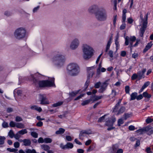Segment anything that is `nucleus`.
Here are the masks:
<instances>
[{
  "label": "nucleus",
  "mask_w": 153,
  "mask_h": 153,
  "mask_svg": "<svg viewBox=\"0 0 153 153\" xmlns=\"http://www.w3.org/2000/svg\"><path fill=\"white\" fill-rule=\"evenodd\" d=\"M88 11L90 13L94 14L95 18L99 21L103 22L107 19V12L102 7H99L97 5H93L88 8Z\"/></svg>",
  "instance_id": "nucleus-1"
},
{
  "label": "nucleus",
  "mask_w": 153,
  "mask_h": 153,
  "mask_svg": "<svg viewBox=\"0 0 153 153\" xmlns=\"http://www.w3.org/2000/svg\"><path fill=\"white\" fill-rule=\"evenodd\" d=\"M32 80L34 83H38L41 87H51L55 86L54 78H51L50 80H45L38 81L34 77L33 75H31Z\"/></svg>",
  "instance_id": "nucleus-2"
},
{
  "label": "nucleus",
  "mask_w": 153,
  "mask_h": 153,
  "mask_svg": "<svg viewBox=\"0 0 153 153\" xmlns=\"http://www.w3.org/2000/svg\"><path fill=\"white\" fill-rule=\"evenodd\" d=\"M83 53L82 56L85 60H88L90 59L93 55V50L89 45L84 44L82 46Z\"/></svg>",
  "instance_id": "nucleus-3"
},
{
  "label": "nucleus",
  "mask_w": 153,
  "mask_h": 153,
  "mask_svg": "<svg viewBox=\"0 0 153 153\" xmlns=\"http://www.w3.org/2000/svg\"><path fill=\"white\" fill-rule=\"evenodd\" d=\"M52 60L55 65L57 67H61L64 64L65 58V56L58 53L53 57Z\"/></svg>",
  "instance_id": "nucleus-4"
},
{
  "label": "nucleus",
  "mask_w": 153,
  "mask_h": 153,
  "mask_svg": "<svg viewBox=\"0 0 153 153\" xmlns=\"http://www.w3.org/2000/svg\"><path fill=\"white\" fill-rule=\"evenodd\" d=\"M26 30L23 27L17 28L13 33L14 38L18 40H21L24 39L26 37Z\"/></svg>",
  "instance_id": "nucleus-5"
},
{
  "label": "nucleus",
  "mask_w": 153,
  "mask_h": 153,
  "mask_svg": "<svg viewBox=\"0 0 153 153\" xmlns=\"http://www.w3.org/2000/svg\"><path fill=\"white\" fill-rule=\"evenodd\" d=\"M67 70L69 74L71 76H76L79 72V68L76 63H72L69 64L67 66Z\"/></svg>",
  "instance_id": "nucleus-6"
},
{
  "label": "nucleus",
  "mask_w": 153,
  "mask_h": 153,
  "mask_svg": "<svg viewBox=\"0 0 153 153\" xmlns=\"http://www.w3.org/2000/svg\"><path fill=\"white\" fill-rule=\"evenodd\" d=\"M94 68L93 66L88 67L87 68L88 75H87V78L84 86V90L85 91L88 87L90 83L89 79L90 78L92 77L94 74V72L93 69Z\"/></svg>",
  "instance_id": "nucleus-7"
},
{
  "label": "nucleus",
  "mask_w": 153,
  "mask_h": 153,
  "mask_svg": "<svg viewBox=\"0 0 153 153\" xmlns=\"http://www.w3.org/2000/svg\"><path fill=\"white\" fill-rule=\"evenodd\" d=\"M125 39V45H128L129 43L130 45L129 46L131 48L133 47L137 46L138 44V42L137 41L134 45H132L133 42H135L136 39V37L134 36H131L130 37L126 36Z\"/></svg>",
  "instance_id": "nucleus-8"
},
{
  "label": "nucleus",
  "mask_w": 153,
  "mask_h": 153,
  "mask_svg": "<svg viewBox=\"0 0 153 153\" xmlns=\"http://www.w3.org/2000/svg\"><path fill=\"white\" fill-rule=\"evenodd\" d=\"M79 44V39L77 38H75L71 42L69 46L70 48L72 50H75L78 48Z\"/></svg>",
  "instance_id": "nucleus-9"
},
{
  "label": "nucleus",
  "mask_w": 153,
  "mask_h": 153,
  "mask_svg": "<svg viewBox=\"0 0 153 153\" xmlns=\"http://www.w3.org/2000/svg\"><path fill=\"white\" fill-rule=\"evenodd\" d=\"M39 100L40 102V104L42 105H47L49 103V101L45 94L39 95Z\"/></svg>",
  "instance_id": "nucleus-10"
},
{
  "label": "nucleus",
  "mask_w": 153,
  "mask_h": 153,
  "mask_svg": "<svg viewBox=\"0 0 153 153\" xmlns=\"http://www.w3.org/2000/svg\"><path fill=\"white\" fill-rule=\"evenodd\" d=\"M60 147L62 149H72L74 147L73 144L71 143L68 142L65 145H64L62 143L60 144Z\"/></svg>",
  "instance_id": "nucleus-11"
},
{
  "label": "nucleus",
  "mask_w": 153,
  "mask_h": 153,
  "mask_svg": "<svg viewBox=\"0 0 153 153\" xmlns=\"http://www.w3.org/2000/svg\"><path fill=\"white\" fill-rule=\"evenodd\" d=\"M107 82V81H105L102 83L98 91L99 93H102L106 90L108 85Z\"/></svg>",
  "instance_id": "nucleus-12"
},
{
  "label": "nucleus",
  "mask_w": 153,
  "mask_h": 153,
  "mask_svg": "<svg viewBox=\"0 0 153 153\" xmlns=\"http://www.w3.org/2000/svg\"><path fill=\"white\" fill-rule=\"evenodd\" d=\"M146 68L143 69L142 71H139L137 73V74L138 76V79H140L142 78H144L145 77L144 73L146 71Z\"/></svg>",
  "instance_id": "nucleus-13"
},
{
  "label": "nucleus",
  "mask_w": 153,
  "mask_h": 153,
  "mask_svg": "<svg viewBox=\"0 0 153 153\" xmlns=\"http://www.w3.org/2000/svg\"><path fill=\"white\" fill-rule=\"evenodd\" d=\"M112 36L111 35L109 37V39L108 41L106 46L105 51L107 52L108 51L109 49L110 45L112 43Z\"/></svg>",
  "instance_id": "nucleus-14"
},
{
  "label": "nucleus",
  "mask_w": 153,
  "mask_h": 153,
  "mask_svg": "<svg viewBox=\"0 0 153 153\" xmlns=\"http://www.w3.org/2000/svg\"><path fill=\"white\" fill-rule=\"evenodd\" d=\"M147 129L146 127H143L142 128L137 130L136 131V132L138 133L139 134H142L146 132Z\"/></svg>",
  "instance_id": "nucleus-15"
},
{
  "label": "nucleus",
  "mask_w": 153,
  "mask_h": 153,
  "mask_svg": "<svg viewBox=\"0 0 153 153\" xmlns=\"http://www.w3.org/2000/svg\"><path fill=\"white\" fill-rule=\"evenodd\" d=\"M119 149V145L117 144L113 145L112 147V151L110 150L111 153H115Z\"/></svg>",
  "instance_id": "nucleus-16"
},
{
  "label": "nucleus",
  "mask_w": 153,
  "mask_h": 153,
  "mask_svg": "<svg viewBox=\"0 0 153 153\" xmlns=\"http://www.w3.org/2000/svg\"><path fill=\"white\" fill-rule=\"evenodd\" d=\"M146 128H147V130L146 131V132L149 135H151L153 133V127H151L150 126H147L146 127Z\"/></svg>",
  "instance_id": "nucleus-17"
},
{
  "label": "nucleus",
  "mask_w": 153,
  "mask_h": 153,
  "mask_svg": "<svg viewBox=\"0 0 153 153\" xmlns=\"http://www.w3.org/2000/svg\"><path fill=\"white\" fill-rule=\"evenodd\" d=\"M127 11L126 9H124L123 11V15H122V22H125L126 19V13Z\"/></svg>",
  "instance_id": "nucleus-18"
},
{
  "label": "nucleus",
  "mask_w": 153,
  "mask_h": 153,
  "mask_svg": "<svg viewBox=\"0 0 153 153\" xmlns=\"http://www.w3.org/2000/svg\"><path fill=\"white\" fill-rule=\"evenodd\" d=\"M122 100V99H120L119 100V101L116 104L115 106L114 107V108H113V112H115L117 111V109H118L120 103L121 102Z\"/></svg>",
  "instance_id": "nucleus-19"
},
{
  "label": "nucleus",
  "mask_w": 153,
  "mask_h": 153,
  "mask_svg": "<svg viewBox=\"0 0 153 153\" xmlns=\"http://www.w3.org/2000/svg\"><path fill=\"white\" fill-rule=\"evenodd\" d=\"M30 108L32 110H35L39 112L42 111V109L40 107H38L36 105H33L30 107Z\"/></svg>",
  "instance_id": "nucleus-20"
},
{
  "label": "nucleus",
  "mask_w": 153,
  "mask_h": 153,
  "mask_svg": "<svg viewBox=\"0 0 153 153\" xmlns=\"http://www.w3.org/2000/svg\"><path fill=\"white\" fill-rule=\"evenodd\" d=\"M41 148L47 152H48L50 149L49 146L46 144H43L41 146Z\"/></svg>",
  "instance_id": "nucleus-21"
},
{
  "label": "nucleus",
  "mask_w": 153,
  "mask_h": 153,
  "mask_svg": "<svg viewBox=\"0 0 153 153\" xmlns=\"http://www.w3.org/2000/svg\"><path fill=\"white\" fill-rule=\"evenodd\" d=\"M152 43H149L146 45L145 48L143 50V52H146L149 50L152 46Z\"/></svg>",
  "instance_id": "nucleus-22"
},
{
  "label": "nucleus",
  "mask_w": 153,
  "mask_h": 153,
  "mask_svg": "<svg viewBox=\"0 0 153 153\" xmlns=\"http://www.w3.org/2000/svg\"><path fill=\"white\" fill-rule=\"evenodd\" d=\"M23 142L24 143V145L25 146H30L31 144V142L29 140L25 139Z\"/></svg>",
  "instance_id": "nucleus-23"
},
{
  "label": "nucleus",
  "mask_w": 153,
  "mask_h": 153,
  "mask_svg": "<svg viewBox=\"0 0 153 153\" xmlns=\"http://www.w3.org/2000/svg\"><path fill=\"white\" fill-rule=\"evenodd\" d=\"M125 108L124 106H121L117 113V115H118L123 113L125 111Z\"/></svg>",
  "instance_id": "nucleus-24"
},
{
  "label": "nucleus",
  "mask_w": 153,
  "mask_h": 153,
  "mask_svg": "<svg viewBox=\"0 0 153 153\" xmlns=\"http://www.w3.org/2000/svg\"><path fill=\"white\" fill-rule=\"evenodd\" d=\"M137 94L136 92H134L131 95V99L130 100H134L136 98L137 99Z\"/></svg>",
  "instance_id": "nucleus-25"
},
{
  "label": "nucleus",
  "mask_w": 153,
  "mask_h": 153,
  "mask_svg": "<svg viewBox=\"0 0 153 153\" xmlns=\"http://www.w3.org/2000/svg\"><path fill=\"white\" fill-rule=\"evenodd\" d=\"M65 131V129L62 128H60L58 130L56 131V134H62Z\"/></svg>",
  "instance_id": "nucleus-26"
},
{
  "label": "nucleus",
  "mask_w": 153,
  "mask_h": 153,
  "mask_svg": "<svg viewBox=\"0 0 153 153\" xmlns=\"http://www.w3.org/2000/svg\"><path fill=\"white\" fill-rule=\"evenodd\" d=\"M16 127L19 128H25V126L24 124L21 123H16Z\"/></svg>",
  "instance_id": "nucleus-27"
},
{
  "label": "nucleus",
  "mask_w": 153,
  "mask_h": 153,
  "mask_svg": "<svg viewBox=\"0 0 153 153\" xmlns=\"http://www.w3.org/2000/svg\"><path fill=\"white\" fill-rule=\"evenodd\" d=\"M92 100V99H91L89 100L83 101L81 105L83 106L87 105L88 104L89 102Z\"/></svg>",
  "instance_id": "nucleus-28"
},
{
  "label": "nucleus",
  "mask_w": 153,
  "mask_h": 153,
  "mask_svg": "<svg viewBox=\"0 0 153 153\" xmlns=\"http://www.w3.org/2000/svg\"><path fill=\"white\" fill-rule=\"evenodd\" d=\"M102 68V63L101 62L98 65V67L97 69V74L100 75V69Z\"/></svg>",
  "instance_id": "nucleus-29"
},
{
  "label": "nucleus",
  "mask_w": 153,
  "mask_h": 153,
  "mask_svg": "<svg viewBox=\"0 0 153 153\" xmlns=\"http://www.w3.org/2000/svg\"><path fill=\"white\" fill-rule=\"evenodd\" d=\"M63 103V102L62 101H60L58 102H56V103L53 104L52 106L53 107H56L57 106H59L62 105Z\"/></svg>",
  "instance_id": "nucleus-30"
},
{
  "label": "nucleus",
  "mask_w": 153,
  "mask_h": 153,
  "mask_svg": "<svg viewBox=\"0 0 153 153\" xmlns=\"http://www.w3.org/2000/svg\"><path fill=\"white\" fill-rule=\"evenodd\" d=\"M6 138L4 136H0V145H3L4 143V140Z\"/></svg>",
  "instance_id": "nucleus-31"
},
{
  "label": "nucleus",
  "mask_w": 153,
  "mask_h": 153,
  "mask_svg": "<svg viewBox=\"0 0 153 153\" xmlns=\"http://www.w3.org/2000/svg\"><path fill=\"white\" fill-rule=\"evenodd\" d=\"M102 83L100 82H98L94 84V87L96 88H98L100 87Z\"/></svg>",
  "instance_id": "nucleus-32"
},
{
  "label": "nucleus",
  "mask_w": 153,
  "mask_h": 153,
  "mask_svg": "<svg viewBox=\"0 0 153 153\" xmlns=\"http://www.w3.org/2000/svg\"><path fill=\"white\" fill-rule=\"evenodd\" d=\"M79 91H72L70 93L69 95L71 97H74L79 92Z\"/></svg>",
  "instance_id": "nucleus-33"
},
{
  "label": "nucleus",
  "mask_w": 153,
  "mask_h": 153,
  "mask_svg": "<svg viewBox=\"0 0 153 153\" xmlns=\"http://www.w3.org/2000/svg\"><path fill=\"white\" fill-rule=\"evenodd\" d=\"M8 135L11 138H12L14 137V134L13 130H11L8 133Z\"/></svg>",
  "instance_id": "nucleus-34"
},
{
  "label": "nucleus",
  "mask_w": 153,
  "mask_h": 153,
  "mask_svg": "<svg viewBox=\"0 0 153 153\" xmlns=\"http://www.w3.org/2000/svg\"><path fill=\"white\" fill-rule=\"evenodd\" d=\"M52 142V140L50 138H46L44 139V142L45 143H50Z\"/></svg>",
  "instance_id": "nucleus-35"
},
{
  "label": "nucleus",
  "mask_w": 153,
  "mask_h": 153,
  "mask_svg": "<svg viewBox=\"0 0 153 153\" xmlns=\"http://www.w3.org/2000/svg\"><path fill=\"white\" fill-rule=\"evenodd\" d=\"M132 116L131 113H125L124 114V119L126 120L127 118L130 117Z\"/></svg>",
  "instance_id": "nucleus-36"
},
{
  "label": "nucleus",
  "mask_w": 153,
  "mask_h": 153,
  "mask_svg": "<svg viewBox=\"0 0 153 153\" xmlns=\"http://www.w3.org/2000/svg\"><path fill=\"white\" fill-rule=\"evenodd\" d=\"M7 150L10 152H16L18 151V149L14 148L11 149L10 148H9L7 149Z\"/></svg>",
  "instance_id": "nucleus-37"
},
{
  "label": "nucleus",
  "mask_w": 153,
  "mask_h": 153,
  "mask_svg": "<svg viewBox=\"0 0 153 153\" xmlns=\"http://www.w3.org/2000/svg\"><path fill=\"white\" fill-rule=\"evenodd\" d=\"M27 131L26 129H22L20 131H18V133L19 134H26L27 133Z\"/></svg>",
  "instance_id": "nucleus-38"
},
{
  "label": "nucleus",
  "mask_w": 153,
  "mask_h": 153,
  "mask_svg": "<svg viewBox=\"0 0 153 153\" xmlns=\"http://www.w3.org/2000/svg\"><path fill=\"white\" fill-rule=\"evenodd\" d=\"M143 96L144 97L149 98L151 97V95L148 94V93L146 92H145L143 93Z\"/></svg>",
  "instance_id": "nucleus-39"
},
{
  "label": "nucleus",
  "mask_w": 153,
  "mask_h": 153,
  "mask_svg": "<svg viewBox=\"0 0 153 153\" xmlns=\"http://www.w3.org/2000/svg\"><path fill=\"white\" fill-rule=\"evenodd\" d=\"M85 134L84 133V132H83L82 131H81L79 135V139H80L83 140V137L85 136Z\"/></svg>",
  "instance_id": "nucleus-40"
},
{
  "label": "nucleus",
  "mask_w": 153,
  "mask_h": 153,
  "mask_svg": "<svg viewBox=\"0 0 153 153\" xmlns=\"http://www.w3.org/2000/svg\"><path fill=\"white\" fill-rule=\"evenodd\" d=\"M105 125L107 126H112L113 124L111 121L110 120H108L106 122Z\"/></svg>",
  "instance_id": "nucleus-41"
},
{
  "label": "nucleus",
  "mask_w": 153,
  "mask_h": 153,
  "mask_svg": "<svg viewBox=\"0 0 153 153\" xmlns=\"http://www.w3.org/2000/svg\"><path fill=\"white\" fill-rule=\"evenodd\" d=\"M147 24V22H146V21H144L143 23L142 26L141 28L144 29L146 30Z\"/></svg>",
  "instance_id": "nucleus-42"
},
{
  "label": "nucleus",
  "mask_w": 153,
  "mask_h": 153,
  "mask_svg": "<svg viewBox=\"0 0 153 153\" xmlns=\"http://www.w3.org/2000/svg\"><path fill=\"white\" fill-rule=\"evenodd\" d=\"M146 30L144 29L140 28V36L141 37H143V34L145 31Z\"/></svg>",
  "instance_id": "nucleus-43"
},
{
  "label": "nucleus",
  "mask_w": 153,
  "mask_h": 153,
  "mask_svg": "<svg viewBox=\"0 0 153 153\" xmlns=\"http://www.w3.org/2000/svg\"><path fill=\"white\" fill-rule=\"evenodd\" d=\"M31 135L33 137L36 138L38 137V134L35 132L32 131L31 132Z\"/></svg>",
  "instance_id": "nucleus-44"
},
{
  "label": "nucleus",
  "mask_w": 153,
  "mask_h": 153,
  "mask_svg": "<svg viewBox=\"0 0 153 153\" xmlns=\"http://www.w3.org/2000/svg\"><path fill=\"white\" fill-rule=\"evenodd\" d=\"M106 116V115H105L104 116H102V117H100L99 118V119L98 121V122H103V121L105 119V117Z\"/></svg>",
  "instance_id": "nucleus-45"
},
{
  "label": "nucleus",
  "mask_w": 153,
  "mask_h": 153,
  "mask_svg": "<svg viewBox=\"0 0 153 153\" xmlns=\"http://www.w3.org/2000/svg\"><path fill=\"white\" fill-rule=\"evenodd\" d=\"M16 123L13 121L10 122L9 125L10 127H16Z\"/></svg>",
  "instance_id": "nucleus-46"
},
{
  "label": "nucleus",
  "mask_w": 153,
  "mask_h": 153,
  "mask_svg": "<svg viewBox=\"0 0 153 153\" xmlns=\"http://www.w3.org/2000/svg\"><path fill=\"white\" fill-rule=\"evenodd\" d=\"M125 91L126 94H129L130 91V87L129 86L127 85L125 87Z\"/></svg>",
  "instance_id": "nucleus-47"
},
{
  "label": "nucleus",
  "mask_w": 153,
  "mask_h": 153,
  "mask_svg": "<svg viewBox=\"0 0 153 153\" xmlns=\"http://www.w3.org/2000/svg\"><path fill=\"white\" fill-rule=\"evenodd\" d=\"M131 78L133 80H135L137 78L138 79L137 74H133L131 76Z\"/></svg>",
  "instance_id": "nucleus-48"
},
{
  "label": "nucleus",
  "mask_w": 153,
  "mask_h": 153,
  "mask_svg": "<svg viewBox=\"0 0 153 153\" xmlns=\"http://www.w3.org/2000/svg\"><path fill=\"white\" fill-rule=\"evenodd\" d=\"M4 15L7 16H9L12 15V14L9 11H6L4 13Z\"/></svg>",
  "instance_id": "nucleus-49"
},
{
  "label": "nucleus",
  "mask_w": 153,
  "mask_h": 153,
  "mask_svg": "<svg viewBox=\"0 0 153 153\" xmlns=\"http://www.w3.org/2000/svg\"><path fill=\"white\" fill-rule=\"evenodd\" d=\"M102 97V96H95L94 97V99L93 100L94 101H96L98 100H99V99H101Z\"/></svg>",
  "instance_id": "nucleus-50"
},
{
  "label": "nucleus",
  "mask_w": 153,
  "mask_h": 153,
  "mask_svg": "<svg viewBox=\"0 0 153 153\" xmlns=\"http://www.w3.org/2000/svg\"><path fill=\"white\" fill-rule=\"evenodd\" d=\"M123 123V121L122 119H119L118 121V125L119 126H120L121 124Z\"/></svg>",
  "instance_id": "nucleus-51"
},
{
  "label": "nucleus",
  "mask_w": 153,
  "mask_h": 153,
  "mask_svg": "<svg viewBox=\"0 0 153 153\" xmlns=\"http://www.w3.org/2000/svg\"><path fill=\"white\" fill-rule=\"evenodd\" d=\"M153 121V120L150 118L149 117H148L146 120V122L147 123H151Z\"/></svg>",
  "instance_id": "nucleus-52"
},
{
  "label": "nucleus",
  "mask_w": 153,
  "mask_h": 153,
  "mask_svg": "<svg viewBox=\"0 0 153 153\" xmlns=\"http://www.w3.org/2000/svg\"><path fill=\"white\" fill-rule=\"evenodd\" d=\"M108 54L109 55V56L112 58L113 57V52L112 50H110L109 51Z\"/></svg>",
  "instance_id": "nucleus-53"
},
{
  "label": "nucleus",
  "mask_w": 153,
  "mask_h": 153,
  "mask_svg": "<svg viewBox=\"0 0 153 153\" xmlns=\"http://www.w3.org/2000/svg\"><path fill=\"white\" fill-rule=\"evenodd\" d=\"M16 93L17 94V95L19 96H21V95L22 94V91L20 90H17V91L16 90H15L14 91V93L16 92Z\"/></svg>",
  "instance_id": "nucleus-54"
},
{
  "label": "nucleus",
  "mask_w": 153,
  "mask_h": 153,
  "mask_svg": "<svg viewBox=\"0 0 153 153\" xmlns=\"http://www.w3.org/2000/svg\"><path fill=\"white\" fill-rule=\"evenodd\" d=\"M2 127L4 128H6L8 127V125L7 123L4 122L2 124Z\"/></svg>",
  "instance_id": "nucleus-55"
},
{
  "label": "nucleus",
  "mask_w": 153,
  "mask_h": 153,
  "mask_svg": "<svg viewBox=\"0 0 153 153\" xmlns=\"http://www.w3.org/2000/svg\"><path fill=\"white\" fill-rule=\"evenodd\" d=\"M15 120L16 122H20L22 121V119L21 117L19 116H17Z\"/></svg>",
  "instance_id": "nucleus-56"
},
{
  "label": "nucleus",
  "mask_w": 153,
  "mask_h": 153,
  "mask_svg": "<svg viewBox=\"0 0 153 153\" xmlns=\"http://www.w3.org/2000/svg\"><path fill=\"white\" fill-rule=\"evenodd\" d=\"M123 22V24H122V25H121V26H120V29L121 30L124 29L125 28V27H126V24H125V22Z\"/></svg>",
  "instance_id": "nucleus-57"
},
{
  "label": "nucleus",
  "mask_w": 153,
  "mask_h": 153,
  "mask_svg": "<svg viewBox=\"0 0 153 153\" xmlns=\"http://www.w3.org/2000/svg\"><path fill=\"white\" fill-rule=\"evenodd\" d=\"M150 83L149 81L146 82L144 83L142 87L145 88L149 85L150 84Z\"/></svg>",
  "instance_id": "nucleus-58"
},
{
  "label": "nucleus",
  "mask_w": 153,
  "mask_h": 153,
  "mask_svg": "<svg viewBox=\"0 0 153 153\" xmlns=\"http://www.w3.org/2000/svg\"><path fill=\"white\" fill-rule=\"evenodd\" d=\"M14 137L16 139L18 140L20 137V134H19L18 133H16L15 135L14 134Z\"/></svg>",
  "instance_id": "nucleus-59"
},
{
  "label": "nucleus",
  "mask_w": 153,
  "mask_h": 153,
  "mask_svg": "<svg viewBox=\"0 0 153 153\" xmlns=\"http://www.w3.org/2000/svg\"><path fill=\"white\" fill-rule=\"evenodd\" d=\"M39 7H40V6H38L37 7H34L33 10V12L34 13L37 12V11L39 9Z\"/></svg>",
  "instance_id": "nucleus-60"
},
{
  "label": "nucleus",
  "mask_w": 153,
  "mask_h": 153,
  "mask_svg": "<svg viewBox=\"0 0 153 153\" xmlns=\"http://www.w3.org/2000/svg\"><path fill=\"white\" fill-rule=\"evenodd\" d=\"M20 144L19 142H16L14 143V146L15 148H18L19 147Z\"/></svg>",
  "instance_id": "nucleus-61"
},
{
  "label": "nucleus",
  "mask_w": 153,
  "mask_h": 153,
  "mask_svg": "<svg viewBox=\"0 0 153 153\" xmlns=\"http://www.w3.org/2000/svg\"><path fill=\"white\" fill-rule=\"evenodd\" d=\"M38 142L39 143H43L44 142V139L42 137H40L38 140Z\"/></svg>",
  "instance_id": "nucleus-62"
},
{
  "label": "nucleus",
  "mask_w": 153,
  "mask_h": 153,
  "mask_svg": "<svg viewBox=\"0 0 153 153\" xmlns=\"http://www.w3.org/2000/svg\"><path fill=\"white\" fill-rule=\"evenodd\" d=\"M94 148L92 146H90L88 149H87L86 151L87 152H89L93 150L94 149Z\"/></svg>",
  "instance_id": "nucleus-63"
},
{
  "label": "nucleus",
  "mask_w": 153,
  "mask_h": 153,
  "mask_svg": "<svg viewBox=\"0 0 153 153\" xmlns=\"http://www.w3.org/2000/svg\"><path fill=\"white\" fill-rule=\"evenodd\" d=\"M147 153H152V152L151 150V148L150 147H147L146 150Z\"/></svg>",
  "instance_id": "nucleus-64"
}]
</instances>
